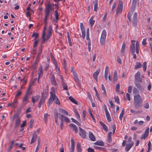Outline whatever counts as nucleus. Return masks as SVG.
Returning <instances> with one entry per match:
<instances>
[{"instance_id":"1","label":"nucleus","mask_w":152,"mask_h":152,"mask_svg":"<svg viewBox=\"0 0 152 152\" xmlns=\"http://www.w3.org/2000/svg\"><path fill=\"white\" fill-rule=\"evenodd\" d=\"M54 6L53 4L50 3H48L45 7V10L44 21L45 24H47V20L48 19L50 14L54 10Z\"/></svg>"},{"instance_id":"2","label":"nucleus","mask_w":152,"mask_h":152,"mask_svg":"<svg viewBox=\"0 0 152 152\" xmlns=\"http://www.w3.org/2000/svg\"><path fill=\"white\" fill-rule=\"evenodd\" d=\"M143 99L139 94H137L134 96V104L135 107L137 108L141 107Z\"/></svg>"},{"instance_id":"3","label":"nucleus","mask_w":152,"mask_h":152,"mask_svg":"<svg viewBox=\"0 0 152 152\" xmlns=\"http://www.w3.org/2000/svg\"><path fill=\"white\" fill-rule=\"evenodd\" d=\"M53 101H54L55 103L60 105L61 104L60 101L58 98L57 96L55 94L51 93L50 98L47 104L48 106H50L51 104V102Z\"/></svg>"},{"instance_id":"4","label":"nucleus","mask_w":152,"mask_h":152,"mask_svg":"<svg viewBox=\"0 0 152 152\" xmlns=\"http://www.w3.org/2000/svg\"><path fill=\"white\" fill-rule=\"evenodd\" d=\"M70 70L73 75L74 78L75 83L77 84H79L80 83V80L78 76L77 73L76 71L72 67H71Z\"/></svg>"},{"instance_id":"5","label":"nucleus","mask_w":152,"mask_h":152,"mask_svg":"<svg viewBox=\"0 0 152 152\" xmlns=\"http://www.w3.org/2000/svg\"><path fill=\"white\" fill-rule=\"evenodd\" d=\"M107 33L104 29L102 30L101 36L100 39V43L101 45H103L105 43L106 37Z\"/></svg>"},{"instance_id":"6","label":"nucleus","mask_w":152,"mask_h":152,"mask_svg":"<svg viewBox=\"0 0 152 152\" xmlns=\"http://www.w3.org/2000/svg\"><path fill=\"white\" fill-rule=\"evenodd\" d=\"M123 8V3L122 1H120L118 5L116 15L117 16L118 14L121 13L122 11Z\"/></svg>"},{"instance_id":"7","label":"nucleus","mask_w":152,"mask_h":152,"mask_svg":"<svg viewBox=\"0 0 152 152\" xmlns=\"http://www.w3.org/2000/svg\"><path fill=\"white\" fill-rule=\"evenodd\" d=\"M130 18H128L129 21L131 22H132L133 23L135 24L136 23L137 20V12H135L134 13L133 17V19H132L131 18V17L132 15H130Z\"/></svg>"},{"instance_id":"8","label":"nucleus","mask_w":152,"mask_h":152,"mask_svg":"<svg viewBox=\"0 0 152 152\" xmlns=\"http://www.w3.org/2000/svg\"><path fill=\"white\" fill-rule=\"evenodd\" d=\"M136 4L137 3H135L134 2H132V4L131 6V11L128 13L127 14L128 18H130V15H132L133 12L135 10Z\"/></svg>"},{"instance_id":"9","label":"nucleus","mask_w":152,"mask_h":152,"mask_svg":"<svg viewBox=\"0 0 152 152\" xmlns=\"http://www.w3.org/2000/svg\"><path fill=\"white\" fill-rule=\"evenodd\" d=\"M104 106L107 119L108 122H110L111 121V119L110 116V114L107 110V107L106 105L104 104Z\"/></svg>"},{"instance_id":"10","label":"nucleus","mask_w":152,"mask_h":152,"mask_svg":"<svg viewBox=\"0 0 152 152\" xmlns=\"http://www.w3.org/2000/svg\"><path fill=\"white\" fill-rule=\"evenodd\" d=\"M47 97L45 96L44 94H42L41 98L40 99V101L39 103L38 107L40 108L42 104H43L45 102V99H46Z\"/></svg>"},{"instance_id":"11","label":"nucleus","mask_w":152,"mask_h":152,"mask_svg":"<svg viewBox=\"0 0 152 152\" xmlns=\"http://www.w3.org/2000/svg\"><path fill=\"white\" fill-rule=\"evenodd\" d=\"M135 79L137 82L141 83L142 82V79L140 77V72L138 71L135 74L134 76Z\"/></svg>"},{"instance_id":"12","label":"nucleus","mask_w":152,"mask_h":152,"mask_svg":"<svg viewBox=\"0 0 152 152\" xmlns=\"http://www.w3.org/2000/svg\"><path fill=\"white\" fill-rule=\"evenodd\" d=\"M29 98V95L26 94L24 96L22 104L23 105H25L28 102V99Z\"/></svg>"},{"instance_id":"13","label":"nucleus","mask_w":152,"mask_h":152,"mask_svg":"<svg viewBox=\"0 0 152 152\" xmlns=\"http://www.w3.org/2000/svg\"><path fill=\"white\" fill-rule=\"evenodd\" d=\"M100 69L99 68L93 74V77L95 81L96 82H98L97 78L100 72Z\"/></svg>"},{"instance_id":"14","label":"nucleus","mask_w":152,"mask_h":152,"mask_svg":"<svg viewBox=\"0 0 152 152\" xmlns=\"http://www.w3.org/2000/svg\"><path fill=\"white\" fill-rule=\"evenodd\" d=\"M38 74L39 75V78L38 80V82L39 83V78L41 77L43 74V70L41 66L39 67L38 70Z\"/></svg>"},{"instance_id":"15","label":"nucleus","mask_w":152,"mask_h":152,"mask_svg":"<svg viewBox=\"0 0 152 152\" xmlns=\"http://www.w3.org/2000/svg\"><path fill=\"white\" fill-rule=\"evenodd\" d=\"M135 41L134 40H131L132 44L130 46V50L131 52H132L133 53L135 51Z\"/></svg>"},{"instance_id":"16","label":"nucleus","mask_w":152,"mask_h":152,"mask_svg":"<svg viewBox=\"0 0 152 152\" xmlns=\"http://www.w3.org/2000/svg\"><path fill=\"white\" fill-rule=\"evenodd\" d=\"M134 145V143L133 142L130 143H127L126 145V147L125 148V151L126 152L128 151Z\"/></svg>"},{"instance_id":"17","label":"nucleus","mask_w":152,"mask_h":152,"mask_svg":"<svg viewBox=\"0 0 152 152\" xmlns=\"http://www.w3.org/2000/svg\"><path fill=\"white\" fill-rule=\"evenodd\" d=\"M60 119L61 121H62L63 122L64 121L65 122L68 123L70 122V120H69L68 118L63 115H61Z\"/></svg>"},{"instance_id":"18","label":"nucleus","mask_w":152,"mask_h":152,"mask_svg":"<svg viewBox=\"0 0 152 152\" xmlns=\"http://www.w3.org/2000/svg\"><path fill=\"white\" fill-rule=\"evenodd\" d=\"M37 136L36 134V132H34L33 134L30 143L32 144L35 142L37 140Z\"/></svg>"},{"instance_id":"19","label":"nucleus","mask_w":152,"mask_h":152,"mask_svg":"<svg viewBox=\"0 0 152 152\" xmlns=\"http://www.w3.org/2000/svg\"><path fill=\"white\" fill-rule=\"evenodd\" d=\"M18 102L17 99H14L12 102L11 103L8 104V106H11L12 107L14 108H15L16 106V104H17L18 103Z\"/></svg>"},{"instance_id":"20","label":"nucleus","mask_w":152,"mask_h":152,"mask_svg":"<svg viewBox=\"0 0 152 152\" xmlns=\"http://www.w3.org/2000/svg\"><path fill=\"white\" fill-rule=\"evenodd\" d=\"M71 145L70 147L71 151L70 152H74L75 149V142L74 140L72 138L71 140Z\"/></svg>"},{"instance_id":"21","label":"nucleus","mask_w":152,"mask_h":152,"mask_svg":"<svg viewBox=\"0 0 152 152\" xmlns=\"http://www.w3.org/2000/svg\"><path fill=\"white\" fill-rule=\"evenodd\" d=\"M79 134L83 137L85 138L86 137V131L80 128Z\"/></svg>"},{"instance_id":"22","label":"nucleus","mask_w":152,"mask_h":152,"mask_svg":"<svg viewBox=\"0 0 152 152\" xmlns=\"http://www.w3.org/2000/svg\"><path fill=\"white\" fill-rule=\"evenodd\" d=\"M117 80V74L116 70L114 71L113 75V82L115 83Z\"/></svg>"},{"instance_id":"23","label":"nucleus","mask_w":152,"mask_h":152,"mask_svg":"<svg viewBox=\"0 0 152 152\" xmlns=\"http://www.w3.org/2000/svg\"><path fill=\"white\" fill-rule=\"evenodd\" d=\"M40 98V96L37 95L35 96H33L32 97V102L33 103H34L37 101H38Z\"/></svg>"},{"instance_id":"24","label":"nucleus","mask_w":152,"mask_h":152,"mask_svg":"<svg viewBox=\"0 0 152 152\" xmlns=\"http://www.w3.org/2000/svg\"><path fill=\"white\" fill-rule=\"evenodd\" d=\"M112 132H110L108 133L107 140V142L108 143H110L112 141Z\"/></svg>"},{"instance_id":"25","label":"nucleus","mask_w":152,"mask_h":152,"mask_svg":"<svg viewBox=\"0 0 152 152\" xmlns=\"http://www.w3.org/2000/svg\"><path fill=\"white\" fill-rule=\"evenodd\" d=\"M109 71V67L108 66H107L105 69V71L104 72V78L106 80H107V75Z\"/></svg>"},{"instance_id":"26","label":"nucleus","mask_w":152,"mask_h":152,"mask_svg":"<svg viewBox=\"0 0 152 152\" xmlns=\"http://www.w3.org/2000/svg\"><path fill=\"white\" fill-rule=\"evenodd\" d=\"M76 149L78 152H82V149L81 148V144L79 142H78L77 144Z\"/></svg>"},{"instance_id":"27","label":"nucleus","mask_w":152,"mask_h":152,"mask_svg":"<svg viewBox=\"0 0 152 152\" xmlns=\"http://www.w3.org/2000/svg\"><path fill=\"white\" fill-rule=\"evenodd\" d=\"M51 81V84L53 85L54 86H56L57 83L54 75H53L52 76Z\"/></svg>"},{"instance_id":"28","label":"nucleus","mask_w":152,"mask_h":152,"mask_svg":"<svg viewBox=\"0 0 152 152\" xmlns=\"http://www.w3.org/2000/svg\"><path fill=\"white\" fill-rule=\"evenodd\" d=\"M99 123L102 125L103 129L105 131L107 132L108 130V129L107 126L103 123L102 121H100Z\"/></svg>"},{"instance_id":"29","label":"nucleus","mask_w":152,"mask_h":152,"mask_svg":"<svg viewBox=\"0 0 152 152\" xmlns=\"http://www.w3.org/2000/svg\"><path fill=\"white\" fill-rule=\"evenodd\" d=\"M89 137L91 140L94 141L95 140V138L93 133L91 132H89Z\"/></svg>"},{"instance_id":"30","label":"nucleus","mask_w":152,"mask_h":152,"mask_svg":"<svg viewBox=\"0 0 152 152\" xmlns=\"http://www.w3.org/2000/svg\"><path fill=\"white\" fill-rule=\"evenodd\" d=\"M73 129V130L75 131V133H77V128L76 125L73 124L72 123L69 125Z\"/></svg>"},{"instance_id":"31","label":"nucleus","mask_w":152,"mask_h":152,"mask_svg":"<svg viewBox=\"0 0 152 152\" xmlns=\"http://www.w3.org/2000/svg\"><path fill=\"white\" fill-rule=\"evenodd\" d=\"M135 84L136 86L137 87V88L141 91H142L143 90V87L140 84L137 83L135 82Z\"/></svg>"},{"instance_id":"32","label":"nucleus","mask_w":152,"mask_h":152,"mask_svg":"<svg viewBox=\"0 0 152 152\" xmlns=\"http://www.w3.org/2000/svg\"><path fill=\"white\" fill-rule=\"evenodd\" d=\"M93 3L94 4V11L96 12L98 9V0H95Z\"/></svg>"},{"instance_id":"33","label":"nucleus","mask_w":152,"mask_h":152,"mask_svg":"<svg viewBox=\"0 0 152 152\" xmlns=\"http://www.w3.org/2000/svg\"><path fill=\"white\" fill-rule=\"evenodd\" d=\"M54 16L56 18V19L55 20V21L56 22H57L59 18V15L58 13L57 9L54 11Z\"/></svg>"},{"instance_id":"34","label":"nucleus","mask_w":152,"mask_h":152,"mask_svg":"<svg viewBox=\"0 0 152 152\" xmlns=\"http://www.w3.org/2000/svg\"><path fill=\"white\" fill-rule=\"evenodd\" d=\"M20 122V119L18 117L16 119L15 123V127H17L19 126V125Z\"/></svg>"},{"instance_id":"35","label":"nucleus","mask_w":152,"mask_h":152,"mask_svg":"<svg viewBox=\"0 0 152 152\" xmlns=\"http://www.w3.org/2000/svg\"><path fill=\"white\" fill-rule=\"evenodd\" d=\"M126 43L125 42H124L123 43V45H122L121 50V53H123L124 52L126 49Z\"/></svg>"},{"instance_id":"36","label":"nucleus","mask_w":152,"mask_h":152,"mask_svg":"<svg viewBox=\"0 0 152 152\" xmlns=\"http://www.w3.org/2000/svg\"><path fill=\"white\" fill-rule=\"evenodd\" d=\"M101 89L103 91V94L104 95V96L105 97L107 96L106 92L105 87L103 84H102L101 85Z\"/></svg>"},{"instance_id":"37","label":"nucleus","mask_w":152,"mask_h":152,"mask_svg":"<svg viewBox=\"0 0 152 152\" xmlns=\"http://www.w3.org/2000/svg\"><path fill=\"white\" fill-rule=\"evenodd\" d=\"M50 67L49 63V62H47L45 63L44 66V70L45 71H47L48 70Z\"/></svg>"},{"instance_id":"38","label":"nucleus","mask_w":152,"mask_h":152,"mask_svg":"<svg viewBox=\"0 0 152 152\" xmlns=\"http://www.w3.org/2000/svg\"><path fill=\"white\" fill-rule=\"evenodd\" d=\"M59 111L61 113L63 114L66 115H68V112L62 108L59 109Z\"/></svg>"},{"instance_id":"39","label":"nucleus","mask_w":152,"mask_h":152,"mask_svg":"<svg viewBox=\"0 0 152 152\" xmlns=\"http://www.w3.org/2000/svg\"><path fill=\"white\" fill-rule=\"evenodd\" d=\"M62 85L64 90H67L68 89V86L64 82V81L62 82Z\"/></svg>"},{"instance_id":"40","label":"nucleus","mask_w":152,"mask_h":152,"mask_svg":"<svg viewBox=\"0 0 152 152\" xmlns=\"http://www.w3.org/2000/svg\"><path fill=\"white\" fill-rule=\"evenodd\" d=\"M96 145L103 146L104 145V143L103 142L101 141H98L94 143Z\"/></svg>"},{"instance_id":"41","label":"nucleus","mask_w":152,"mask_h":152,"mask_svg":"<svg viewBox=\"0 0 152 152\" xmlns=\"http://www.w3.org/2000/svg\"><path fill=\"white\" fill-rule=\"evenodd\" d=\"M93 18L94 17L92 16L90 18L89 20L90 23L91 25V27H92L95 22V20L93 19Z\"/></svg>"},{"instance_id":"42","label":"nucleus","mask_w":152,"mask_h":152,"mask_svg":"<svg viewBox=\"0 0 152 152\" xmlns=\"http://www.w3.org/2000/svg\"><path fill=\"white\" fill-rule=\"evenodd\" d=\"M136 64L134 66V69H136L140 68L141 66V64L140 62H136Z\"/></svg>"},{"instance_id":"43","label":"nucleus","mask_w":152,"mask_h":152,"mask_svg":"<svg viewBox=\"0 0 152 152\" xmlns=\"http://www.w3.org/2000/svg\"><path fill=\"white\" fill-rule=\"evenodd\" d=\"M69 100L75 104H77V103L75 99L71 96H70L69 97Z\"/></svg>"},{"instance_id":"44","label":"nucleus","mask_w":152,"mask_h":152,"mask_svg":"<svg viewBox=\"0 0 152 152\" xmlns=\"http://www.w3.org/2000/svg\"><path fill=\"white\" fill-rule=\"evenodd\" d=\"M140 47L139 43L137 42L136 44V52L137 54H138L139 53V48Z\"/></svg>"},{"instance_id":"45","label":"nucleus","mask_w":152,"mask_h":152,"mask_svg":"<svg viewBox=\"0 0 152 152\" xmlns=\"http://www.w3.org/2000/svg\"><path fill=\"white\" fill-rule=\"evenodd\" d=\"M143 107L146 109H148L149 108V104L148 102H145L143 104Z\"/></svg>"},{"instance_id":"46","label":"nucleus","mask_w":152,"mask_h":152,"mask_svg":"<svg viewBox=\"0 0 152 152\" xmlns=\"http://www.w3.org/2000/svg\"><path fill=\"white\" fill-rule=\"evenodd\" d=\"M146 65L147 63L146 62H144L142 64L143 70L144 72H145L146 69Z\"/></svg>"},{"instance_id":"47","label":"nucleus","mask_w":152,"mask_h":152,"mask_svg":"<svg viewBox=\"0 0 152 152\" xmlns=\"http://www.w3.org/2000/svg\"><path fill=\"white\" fill-rule=\"evenodd\" d=\"M109 102L110 105L111 107L112 108H114L115 106L113 104V102L111 100L109 99Z\"/></svg>"},{"instance_id":"48","label":"nucleus","mask_w":152,"mask_h":152,"mask_svg":"<svg viewBox=\"0 0 152 152\" xmlns=\"http://www.w3.org/2000/svg\"><path fill=\"white\" fill-rule=\"evenodd\" d=\"M89 112L90 115L92 117L93 121H94V122H95L96 121V120L95 119L92 113H91L90 110Z\"/></svg>"},{"instance_id":"49","label":"nucleus","mask_w":152,"mask_h":152,"mask_svg":"<svg viewBox=\"0 0 152 152\" xmlns=\"http://www.w3.org/2000/svg\"><path fill=\"white\" fill-rule=\"evenodd\" d=\"M45 32H44V33L42 34V43H44L45 41V40L46 39L45 38Z\"/></svg>"},{"instance_id":"50","label":"nucleus","mask_w":152,"mask_h":152,"mask_svg":"<svg viewBox=\"0 0 152 152\" xmlns=\"http://www.w3.org/2000/svg\"><path fill=\"white\" fill-rule=\"evenodd\" d=\"M116 2L115 1L113 3V5L112 6V7L111 10V12H113L114 10L116 7Z\"/></svg>"},{"instance_id":"51","label":"nucleus","mask_w":152,"mask_h":152,"mask_svg":"<svg viewBox=\"0 0 152 152\" xmlns=\"http://www.w3.org/2000/svg\"><path fill=\"white\" fill-rule=\"evenodd\" d=\"M114 99L115 102L118 104H119V99L118 96H115L114 97Z\"/></svg>"},{"instance_id":"52","label":"nucleus","mask_w":152,"mask_h":152,"mask_svg":"<svg viewBox=\"0 0 152 152\" xmlns=\"http://www.w3.org/2000/svg\"><path fill=\"white\" fill-rule=\"evenodd\" d=\"M119 88L120 84L118 83L116 84V91L117 92H118L119 91Z\"/></svg>"},{"instance_id":"53","label":"nucleus","mask_w":152,"mask_h":152,"mask_svg":"<svg viewBox=\"0 0 152 152\" xmlns=\"http://www.w3.org/2000/svg\"><path fill=\"white\" fill-rule=\"evenodd\" d=\"M38 42H39V40H38V39L36 40L34 42V44H33V47L34 48L36 47L37 46V45Z\"/></svg>"},{"instance_id":"54","label":"nucleus","mask_w":152,"mask_h":152,"mask_svg":"<svg viewBox=\"0 0 152 152\" xmlns=\"http://www.w3.org/2000/svg\"><path fill=\"white\" fill-rule=\"evenodd\" d=\"M149 128H148L145 129L144 134L148 136L149 134Z\"/></svg>"},{"instance_id":"55","label":"nucleus","mask_w":152,"mask_h":152,"mask_svg":"<svg viewBox=\"0 0 152 152\" xmlns=\"http://www.w3.org/2000/svg\"><path fill=\"white\" fill-rule=\"evenodd\" d=\"M82 113L83 115V120L85 121L86 119V112L85 111L83 110V111Z\"/></svg>"},{"instance_id":"56","label":"nucleus","mask_w":152,"mask_h":152,"mask_svg":"<svg viewBox=\"0 0 152 152\" xmlns=\"http://www.w3.org/2000/svg\"><path fill=\"white\" fill-rule=\"evenodd\" d=\"M39 147H40L39 142V141L36 147V149L35 152H38V151L39 149Z\"/></svg>"},{"instance_id":"57","label":"nucleus","mask_w":152,"mask_h":152,"mask_svg":"<svg viewBox=\"0 0 152 152\" xmlns=\"http://www.w3.org/2000/svg\"><path fill=\"white\" fill-rule=\"evenodd\" d=\"M87 95L88 96V99L90 100L91 101V102H92L93 100H92V99L91 97V95L90 94V93L88 92L87 93Z\"/></svg>"},{"instance_id":"58","label":"nucleus","mask_w":152,"mask_h":152,"mask_svg":"<svg viewBox=\"0 0 152 152\" xmlns=\"http://www.w3.org/2000/svg\"><path fill=\"white\" fill-rule=\"evenodd\" d=\"M139 91L136 88H134L133 90V93H138Z\"/></svg>"},{"instance_id":"59","label":"nucleus","mask_w":152,"mask_h":152,"mask_svg":"<svg viewBox=\"0 0 152 152\" xmlns=\"http://www.w3.org/2000/svg\"><path fill=\"white\" fill-rule=\"evenodd\" d=\"M71 119L72 121L73 122L76 124H77V125L78 124L79 122L75 120V119H74L73 118H71Z\"/></svg>"},{"instance_id":"60","label":"nucleus","mask_w":152,"mask_h":152,"mask_svg":"<svg viewBox=\"0 0 152 152\" xmlns=\"http://www.w3.org/2000/svg\"><path fill=\"white\" fill-rule=\"evenodd\" d=\"M48 115H49L47 113H45L44 115V119L45 121H47V118Z\"/></svg>"},{"instance_id":"61","label":"nucleus","mask_w":152,"mask_h":152,"mask_svg":"<svg viewBox=\"0 0 152 152\" xmlns=\"http://www.w3.org/2000/svg\"><path fill=\"white\" fill-rule=\"evenodd\" d=\"M124 108H123L121 110V112L120 114V116H123V115L124 114Z\"/></svg>"},{"instance_id":"62","label":"nucleus","mask_w":152,"mask_h":152,"mask_svg":"<svg viewBox=\"0 0 152 152\" xmlns=\"http://www.w3.org/2000/svg\"><path fill=\"white\" fill-rule=\"evenodd\" d=\"M38 35H39V34H38L36 33H34L33 34L32 36V37H34L36 38L37 37H38Z\"/></svg>"},{"instance_id":"63","label":"nucleus","mask_w":152,"mask_h":152,"mask_svg":"<svg viewBox=\"0 0 152 152\" xmlns=\"http://www.w3.org/2000/svg\"><path fill=\"white\" fill-rule=\"evenodd\" d=\"M117 61L120 64H122V61L121 58L119 57H117Z\"/></svg>"},{"instance_id":"64","label":"nucleus","mask_w":152,"mask_h":152,"mask_svg":"<svg viewBox=\"0 0 152 152\" xmlns=\"http://www.w3.org/2000/svg\"><path fill=\"white\" fill-rule=\"evenodd\" d=\"M87 151L88 152H95L94 150L90 148H88Z\"/></svg>"}]
</instances>
